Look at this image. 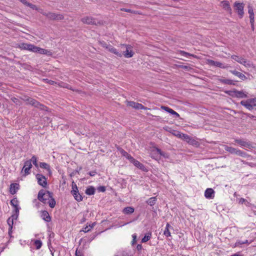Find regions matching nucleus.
Wrapping results in <instances>:
<instances>
[{"instance_id": "obj_1", "label": "nucleus", "mask_w": 256, "mask_h": 256, "mask_svg": "<svg viewBox=\"0 0 256 256\" xmlns=\"http://www.w3.org/2000/svg\"><path fill=\"white\" fill-rule=\"evenodd\" d=\"M38 200L44 204H48L49 206L53 208L56 205V202L52 198V194L49 191L41 190L39 191Z\"/></svg>"}, {"instance_id": "obj_2", "label": "nucleus", "mask_w": 256, "mask_h": 256, "mask_svg": "<svg viewBox=\"0 0 256 256\" xmlns=\"http://www.w3.org/2000/svg\"><path fill=\"white\" fill-rule=\"evenodd\" d=\"M224 150L229 152L231 154H235L236 155L240 156L242 158H248L250 156L246 152L242 151L239 149H237L231 146H229L227 145L224 146Z\"/></svg>"}, {"instance_id": "obj_3", "label": "nucleus", "mask_w": 256, "mask_h": 256, "mask_svg": "<svg viewBox=\"0 0 256 256\" xmlns=\"http://www.w3.org/2000/svg\"><path fill=\"white\" fill-rule=\"evenodd\" d=\"M232 58L238 62V63L243 64L247 68H252L254 67L253 64L250 61H247L246 59L242 57H240L236 55L232 56Z\"/></svg>"}, {"instance_id": "obj_4", "label": "nucleus", "mask_w": 256, "mask_h": 256, "mask_svg": "<svg viewBox=\"0 0 256 256\" xmlns=\"http://www.w3.org/2000/svg\"><path fill=\"white\" fill-rule=\"evenodd\" d=\"M40 13L51 20H61L64 18L62 15L54 12H40Z\"/></svg>"}, {"instance_id": "obj_5", "label": "nucleus", "mask_w": 256, "mask_h": 256, "mask_svg": "<svg viewBox=\"0 0 256 256\" xmlns=\"http://www.w3.org/2000/svg\"><path fill=\"white\" fill-rule=\"evenodd\" d=\"M71 193L76 201L80 202L82 200V197L79 193L78 188L74 182L72 183V190L71 191Z\"/></svg>"}, {"instance_id": "obj_6", "label": "nucleus", "mask_w": 256, "mask_h": 256, "mask_svg": "<svg viewBox=\"0 0 256 256\" xmlns=\"http://www.w3.org/2000/svg\"><path fill=\"white\" fill-rule=\"evenodd\" d=\"M229 94L234 98H248L247 93L243 90H234L230 92Z\"/></svg>"}, {"instance_id": "obj_7", "label": "nucleus", "mask_w": 256, "mask_h": 256, "mask_svg": "<svg viewBox=\"0 0 256 256\" xmlns=\"http://www.w3.org/2000/svg\"><path fill=\"white\" fill-rule=\"evenodd\" d=\"M234 6L235 7L236 10L238 12V14L240 18H242L244 14V6L242 3H239L235 2L234 4Z\"/></svg>"}, {"instance_id": "obj_8", "label": "nucleus", "mask_w": 256, "mask_h": 256, "mask_svg": "<svg viewBox=\"0 0 256 256\" xmlns=\"http://www.w3.org/2000/svg\"><path fill=\"white\" fill-rule=\"evenodd\" d=\"M206 64L210 66H215L222 68H228L227 65L225 66L224 64L219 62H216L212 60H207Z\"/></svg>"}, {"instance_id": "obj_9", "label": "nucleus", "mask_w": 256, "mask_h": 256, "mask_svg": "<svg viewBox=\"0 0 256 256\" xmlns=\"http://www.w3.org/2000/svg\"><path fill=\"white\" fill-rule=\"evenodd\" d=\"M234 142L243 148H248L250 149L252 148L250 142L244 141L242 140L235 139Z\"/></svg>"}, {"instance_id": "obj_10", "label": "nucleus", "mask_w": 256, "mask_h": 256, "mask_svg": "<svg viewBox=\"0 0 256 256\" xmlns=\"http://www.w3.org/2000/svg\"><path fill=\"white\" fill-rule=\"evenodd\" d=\"M36 178L38 180V184L44 188H46L47 186L46 179L44 176L41 174H37Z\"/></svg>"}, {"instance_id": "obj_11", "label": "nucleus", "mask_w": 256, "mask_h": 256, "mask_svg": "<svg viewBox=\"0 0 256 256\" xmlns=\"http://www.w3.org/2000/svg\"><path fill=\"white\" fill-rule=\"evenodd\" d=\"M128 105L136 110H147L146 107H144L142 104L134 102H128Z\"/></svg>"}, {"instance_id": "obj_12", "label": "nucleus", "mask_w": 256, "mask_h": 256, "mask_svg": "<svg viewBox=\"0 0 256 256\" xmlns=\"http://www.w3.org/2000/svg\"><path fill=\"white\" fill-rule=\"evenodd\" d=\"M82 21L83 23L88 24H96L98 22V20L90 16H86L82 19Z\"/></svg>"}, {"instance_id": "obj_13", "label": "nucleus", "mask_w": 256, "mask_h": 256, "mask_svg": "<svg viewBox=\"0 0 256 256\" xmlns=\"http://www.w3.org/2000/svg\"><path fill=\"white\" fill-rule=\"evenodd\" d=\"M32 167V160H28L24 162L22 170H24L25 175L28 174L30 170Z\"/></svg>"}, {"instance_id": "obj_14", "label": "nucleus", "mask_w": 256, "mask_h": 256, "mask_svg": "<svg viewBox=\"0 0 256 256\" xmlns=\"http://www.w3.org/2000/svg\"><path fill=\"white\" fill-rule=\"evenodd\" d=\"M204 196L207 198H212L214 196V191L211 188H208L205 190Z\"/></svg>"}, {"instance_id": "obj_15", "label": "nucleus", "mask_w": 256, "mask_h": 256, "mask_svg": "<svg viewBox=\"0 0 256 256\" xmlns=\"http://www.w3.org/2000/svg\"><path fill=\"white\" fill-rule=\"evenodd\" d=\"M126 46V50L124 52V55L126 58H130L133 56L134 52L131 50V46L130 45H125Z\"/></svg>"}, {"instance_id": "obj_16", "label": "nucleus", "mask_w": 256, "mask_h": 256, "mask_svg": "<svg viewBox=\"0 0 256 256\" xmlns=\"http://www.w3.org/2000/svg\"><path fill=\"white\" fill-rule=\"evenodd\" d=\"M130 162L132 163L136 167L138 168L140 170H142L143 171L146 170V168L138 160H135L134 158Z\"/></svg>"}, {"instance_id": "obj_17", "label": "nucleus", "mask_w": 256, "mask_h": 256, "mask_svg": "<svg viewBox=\"0 0 256 256\" xmlns=\"http://www.w3.org/2000/svg\"><path fill=\"white\" fill-rule=\"evenodd\" d=\"M221 6L224 9L228 12L229 13H232V9L230 8V3L227 0H224L221 2Z\"/></svg>"}, {"instance_id": "obj_18", "label": "nucleus", "mask_w": 256, "mask_h": 256, "mask_svg": "<svg viewBox=\"0 0 256 256\" xmlns=\"http://www.w3.org/2000/svg\"><path fill=\"white\" fill-rule=\"evenodd\" d=\"M161 108L164 110L165 111L168 112V113L174 115L176 118H178L180 116V115L178 113H177L174 110L166 106H162L161 107Z\"/></svg>"}, {"instance_id": "obj_19", "label": "nucleus", "mask_w": 256, "mask_h": 256, "mask_svg": "<svg viewBox=\"0 0 256 256\" xmlns=\"http://www.w3.org/2000/svg\"><path fill=\"white\" fill-rule=\"evenodd\" d=\"M106 48L110 52L115 54L118 56L121 57L122 56V54L120 52H119L116 48L112 46H106Z\"/></svg>"}, {"instance_id": "obj_20", "label": "nucleus", "mask_w": 256, "mask_h": 256, "mask_svg": "<svg viewBox=\"0 0 256 256\" xmlns=\"http://www.w3.org/2000/svg\"><path fill=\"white\" fill-rule=\"evenodd\" d=\"M10 204L14 208V211L16 213L19 212L20 208L18 207V200L16 198L10 200Z\"/></svg>"}, {"instance_id": "obj_21", "label": "nucleus", "mask_w": 256, "mask_h": 256, "mask_svg": "<svg viewBox=\"0 0 256 256\" xmlns=\"http://www.w3.org/2000/svg\"><path fill=\"white\" fill-rule=\"evenodd\" d=\"M41 218L46 222H49L51 220L50 216L47 211L44 210L41 212Z\"/></svg>"}, {"instance_id": "obj_22", "label": "nucleus", "mask_w": 256, "mask_h": 256, "mask_svg": "<svg viewBox=\"0 0 256 256\" xmlns=\"http://www.w3.org/2000/svg\"><path fill=\"white\" fill-rule=\"evenodd\" d=\"M40 166L42 168L45 169L47 170L49 175L52 174L50 166L46 162H40Z\"/></svg>"}, {"instance_id": "obj_23", "label": "nucleus", "mask_w": 256, "mask_h": 256, "mask_svg": "<svg viewBox=\"0 0 256 256\" xmlns=\"http://www.w3.org/2000/svg\"><path fill=\"white\" fill-rule=\"evenodd\" d=\"M230 72L242 80H244L246 78V77L244 74L236 70H230Z\"/></svg>"}, {"instance_id": "obj_24", "label": "nucleus", "mask_w": 256, "mask_h": 256, "mask_svg": "<svg viewBox=\"0 0 256 256\" xmlns=\"http://www.w3.org/2000/svg\"><path fill=\"white\" fill-rule=\"evenodd\" d=\"M37 53L40 54H44L46 56H52V52L48 50L44 49L38 47Z\"/></svg>"}, {"instance_id": "obj_25", "label": "nucleus", "mask_w": 256, "mask_h": 256, "mask_svg": "<svg viewBox=\"0 0 256 256\" xmlns=\"http://www.w3.org/2000/svg\"><path fill=\"white\" fill-rule=\"evenodd\" d=\"M38 48V46H35L34 45L32 44H28L26 50H28L30 52H34L37 53Z\"/></svg>"}, {"instance_id": "obj_26", "label": "nucleus", "mask_w": 256, "mask_h": 256, "mask_svg": "<svg viewBox=\"0 0 256 256\" xmlns=\"http://www.w3.org/2000/svg\"><path fill=\"white\" fill-rule=\"evenodd\" d=\"M28 102L30 104L34 106L35 107H37V108L40 107V108H42V106H43L41 104H40L39 102H37L36 100L34 99L30 98L28 100Z\"/></svg>"}, {"instance_id": "obj_27", "label": "nucleus", "mask_w": 256, "mask_h": 256, "mask_svg": "<svg viewBox=\"0 0 256 256\" xmlns=\"http://www.w3.org/2000/svg\"><path fill=\"white\" fill-rule=\"evenodd\" d=\"M240 104L250 110H252L254 109L252 106L248 102L247 100L241 101Z\"/></svg>"}, {"instance_id": "obj_28", "label": "nucleus", "mask_w": 256, "mask_h": 256, "mask_svg": "<svg viewBox=\"0 0 256 256\" xmlns=\"http://www.w3.org/2000/svg\"><path fill=\"white\" fill-rule=\"evenodd\" d=\"M134 211V208L131 206H128L124 208L122 212L124 214H128L133 213Z\"/></svg>"}, {"instance_id": "obj_29", "label": "nucleus", "mask_w": 256, "mask_h": 256, "mask_svg": "<svg viewBox=\"0 0 256 256\" xmlns=\"http://www.w3.org/2000/svg\"><path fill=\"white\" fill-rule=\"evenodd\" d=\"M85 192L87 195H89V196L93 195L95 193V188L93 186H90L87 188Z\"/></svg>"}, {"instance_id": "obj_30", "label": "nucleus", "mask_w": 256, "mask_h": 256, "mask_svg": "<svg viewBox=\"0 0 256 256\" xmlns=\"http://www.w3.org/2000/svg\"><path fill=\"white\" fill-rule=\"evenodd\" d=\"M18 184L14 183L10 184V192L12 194H14L18 189Z\"/></svg>"}, {"instance_id": "obj_31", "label": "nucleus", "mask_w": 256, "mask_h": 256, "mask_svg": "<svg viewBox=\"0 0 256 256\" xmlns=\"http://www.w3.org/2000/svg\"><path fill=\"white\" fill-rule=\"evenodd\" d=\"M122 154L126 157L127 159H128L130 162L133 160L134 158L132 157L130 154H129L126 152L125 150H122L121 151Z\"/></svg>"}, {"instance_id": "obj_32", "label": "nucleus", "mask_w": 256, "mask_h": 256, "mask_svg": "<svg viewBox=\"0 0 256 256\" xmlns=\"http://www.w3.org/2000/svg\"><path fill=\"white\" fill-rule=\"evenodd\" d=\"M156 200L157 198L156 197H152L146 201V203L148 205L152 206L156 204Z\"/></svg>"}, {"instance_id": "obj_33", "label": "nucleus", "mask_w": 256, "mask_h": 256, "mask_svg": "<svg viewBox=\"0 0 256 256\" xmlns=\"http://www.w3.org/2000/svg\"><path fill=\"white\" fill-rule=\"evenodd\" d=\"M171 227V226H170V224H167L166 225V228H165V230L164 232V234L165 236H166V237H168V236H170L171 235H170V232L169 230V228Z\"/></svg>"}, {"instance_id": "obj_34", "label": "nucleus", "mask_w": 256, "mask_h": 256, "mask_svg": "<svg viewBox=\"0 0 256 256\" xmlns=\"http://www.w3.org/2000/svg\"><path fill=\"white\" fill-rule=\"evenodd\" d=\"M151 237H152V232H148L142 238V242H147L148 240H150V239Z\"/></svg>"}, {"instance_id": "obj_35", "label": "nucleus", "mask_w": 256, "mask_h": 256, "mask_svg": "<svg viewBox=\"0 0 256 256\" xmlns=\"http://www.w3.org/2000/svg\"><path fill=\"white\" fill-rule=\"evenodd\" d=\"M156 151L158 153L160 156H162L164 158H168L169 154L168 153L162 152L160 148H156Z\"/></svg>"}, {"instance_id": "obj_36", "label": "nucleus", "mask_w": 256, "mask_h": 256, "mask_svg": "<svg viewBox=\"0 0 256 256\" xmlns=\"http://www.w3.org/2000/svg\"><path fill=\"white\" fill-rule=\"evenodd\" d=\"M34 246H36L37 250L40 249L42 246V242L40 240H36L34 241Z\"/></svg>"}, {"instance_id": "obj_37", "label": "nucleus", "mask_w": 256, "mask_h": 256, "mask_svg": "<svg viewBox=\"0 0 256 256\" xmlns=\"http://www.w3.org/2000/svg\"><path fill=\"white\" fill-rule=\"evenodd\" d=\"M248 102L252 106V107L254 108H256V98H250L247 100Z\"/></svg>"}, {"instance_id": "obj_38", "label": "nucleus", "mask_w": 256, "mask_h": 256, "mask_svg": "<svg viewBox=\"0 0 256 256\" xmlns=\"http://www.w3.org/2000/svg\"><path fill=\"white\" fill-rule=\"evenodd\" d=\"M7 222H8V226H9V231H8V232L10 234V230L12 228V226L13 224V219L11 218H8V220H7Z\"/></svg>"}, {"instance_id": "obj_39", "label": "nucleus", "mask_w": 256, "mask_h": 256, "mask_svg": "<svg viewBox=\"0 0 256 256\" xmlns=\"http://www.w3.org/2000/svg\"><path fill=\"white\" fill-rule=\"evenodd\" d=\"M186 142L192 145L196 144V142L192 138H191L190 136H188V140H186Z\"/></svg>"}, {"instance_id": "obj_40", "label": "nucleus", "mask_w": 256, "mask_h": 256, "mask_svg": "<svg viewBox=\"0 0 256 256\" xmlns=\"http://www.w3.org/2000/svg\"><path fill=\"white\" fill-rule=\"evenodd\" d=\"M122 256H133V255L131 253L130 251L127 250L122 251Z\"/></svg>"}, {"instance_id": "obj_41", "label": "nucleus", "mask_w": 256, "mask_h": 256, "mask_svg": "<svg viewBox=\"0 0 256 256\" xmlns=\"http://www.w3.org/2000/svg\"><path fill=\"white\" fill-rule=\"evenodd\" d=\"M32 160V162L33 163V164L36 166H38V164L37 163V158L35 156H33L30 160Z\"/></svg>"}, {"instance_id": "obj_42", "label": "nucleus", "mask_w": 256, "mask_h": 256, "mask_svg": "<svg viewBox=\"0 0 256 256\" xmlns=\"http://www.w3.org/2000/svg\"><path fill=\"white\" fill-rule=\"evenodd\" d=\"M171 133L175 136H176L178 138H180V136H181V134H182V133L178 131H177V130H172V132H171Z\"/></svg>"}, {"instance_id": "obj_43", "label": "nucleus", "mask_w": 256, "mask_h": 256, "mask_svg": "<svg viewBox=\"0 0 256 256\" xmlns=\"http://www.w3.org/2000/svg\"><path fill=\"white\" fill-rule=\"evenodd\" d=\"M248 12L250 14V17H254V13L252 8L249 6H248Z\"/></svg>"}, {"instance_id": "obj_44", "label": "nucleus", "mask_w": 256, "mask_h": 256, "mask_svg": "<svg viewBox=\"0 0 256 256\" xmlns=\"http://www.w3.org/2000/svg\"><path fill=\"white\" fill-rule=\"evenodd\" d=\"M94 226V224H92V226L89 225L88 226H86L85 228H83L82 231L84 232H89L90 230V229L92 228H93Z\"/></svg>"}, {"instance_id": "obj_45", "label": "nucleus", "mask_w": 256, "mask_h": 256, "mask_svg": "<svg viewBox=\"0 0 256 256\" xmlns=\"http://www.w3.org/2000/svg\"><path fill=\"white\" fill-rule=\"evenodd\" d=\"M76 256H84V253L82 250L76 249L75 252Z\"/></svg>"}, {"instance_id": "obj_46", "label": "nucleus", "mask_w": 256, "mask_h": 256, "mask_svg": "<svg viewBox=\"0 0 256 256\" xmlns=\"http://www.w3.org/2000/svg\"><path fill=\"white\" fill-rule=\"evenodd\" d=\"M27 46H28V43H21L19 44V48L21 50H26Z\"/></svg>"}, {"instance_id": "obj_47", "label": "nucleus", "mask_w": 256, "mask_h": 256, "mask_svg": "<svg viewBox=\"0 0 256 256\" xmlns=\"http://www.w3.org/2000/svg\"><path fill=\"white\" fill-rule=\"evenodd\" d=\"M75 133L77 134H82L87 136V133L84 130H76V131H75Z\"/></svg>"}, {"instance_id": "obj_48", "label": "nucleus", "mask_w": 256, "mask_h": 256, "mask_svg": "<svg viewBox=\"0 0 256 256\" xmlns=\"http://www.w3.org/2000/svg\"><path fill=\"white\" fill-rule=\"evenodd\" d=\"M188 136H188V134L182 133L180 138L186 142V140H188Z\"/></svg>"}, {"instance_id": "obj_49", "label": "nucleus", "mask_w": 256, "mask_h": 256, "mask_svg": "<svg viewBox=\"0 0 256 256\" xmlns=\"http://www.w3.org/2000/svg\"><path fill=\"white\" fill-rule=\"evenodd\" d=\"M181 54L182 56H184L185 57H186V58H188V56H194V55L192 54H190L188 52H184V51H182L181 52Z\"/></svg>"}, {"instance_id": "obj_50", "label": "nucleus", "mask_w": 256, "mask_h": 256, "mask_svg": "<svg viewBox=\"0 0 256 256\" xmlns=\"http://www.w3.org/2000/svg\"><path fill=\"white\" fill-rule=\"evenodd\" d=\"M222 82H223V83H224L225 84H233L232 81L230 80H228V79L223 80Z\"/></svg>"}, {"instance_id": "obj_51", "label": "nucleus", "mask_w": 256, "mask_h": 256, "mask_svg": "<svg viewBox=\"0 0 256 256\" xmlns=\"http://www.w3.org/2000/svg\"><path fill=\"white\" fill-rule=\"evenodd\" d=\"M243 241H242V240H238L237 241L235 244H234V247H237V246H240V245L242 244H243Z\"/></svg>"}, {"instance_id": "obj_52", "label": "nucleus", "mask_w": 256, "mask_h": 256, "mask_svg": "<svg viewBox=\"0 0 256 256\" xmlns=\"http://www.w3.org/2000/svg\"><path fill=\"white\" fill-rule=\"evenodd\" d=\"M28 6L29 7H30V8H32V9L33 10H37V7L36 5H34V4H28Z\"/></svg>"}, {"instance_id": "obj_53", "label": "nucleus", "mask_w": 256, "mask_h": 256, "mask_svg": "<svg viewBox=\"0 0 256 256\" xmlns=\"http://www.w3.org/2000/svg\"><path fill=\"white\" fill-rule=\"evenodd\" d=\"M132 244H134V243L136 242V234H134L132 235Z\"/></svg>"}, {"instance_id": "obj_54", "label": "nucleus", "mask_w": 256, "mask_h": 256, "mask_svg": "<svg viewBox=\"0 0 256 256\" xmlns=\"http://www.w3.org/2000/svg\"><path fill=\"white\" fill-rule=\"evenodd\" d=\"M98 190L100 192H104L106 190V188L104 186H102L98 188Z\"/></svg>"}, {"instance_id": "obj_55", "label": "nucleus", "mask_w": 256, "mask_h": 256, "mask_svg": "<svg viewBox=\"0 0 256 256\" xmlns=\"http://www.w3.org/2000/svg\"><path fill=\"white\" fill-rule=\"evenodd\" d=\"M254 16L250 18V23L251 25H252V26L254 25Z\"/></svg>"}, {"instance_id": "obj_56", "label": "nucleus", "mask_w": 256, "mask_h": 256, "mask_svg": "<svg viewBox=\"0 0 256 256\" xmlns=\"http://www.w3.org/2000/svg\"><path fill=\"white\" fill-rule=\"evenodd\" d=\"M96 172L95 171H92V172H88V174L90 176H94L96 174Z\"/></svg>"}, {"instance_id": "obj_57", "label": "nucleus", "mask_w": 256, "mask_h": 256, "mask_svg": "<svg viewBox=\"0 0 256 256\" xmlns=\"http://www.w3.org/2000/svg\"><path fill=\"white\" fill-rule=\"evenodd\" d=\"M20 2L28 6V4H29L26 0H20Z\"/></svg>"}, {"instance_id": "obj_58", "label": "nucleus", "mask_w": 256, "mask_h": 256, "mask_svg": "<svg viewBox=\"0 0 256 256\" xmlns=\"http://www.w3.org/2000/svg\"><path fill=\"white\" fill-rule=\"evenodd\" d=\"M246 202V200L244 198H241L240 200H239V203L240 204H243L244 202Z\"/></svg>"}, {"instance_id": "obj_59", "label": "nucleus", "mask_w": 256, "mask_h": 256, "mask_svg": "<svg viewBox=\"0 0 256 256\" xmlns=\"http://www.w3.org/2000/svg\"><path fill=\"white\" fill-rule=\"evenodd\" d=\"M136 248L138 250H142V246L141 244H138L137 246H136Z\"/></svg>"}, {"instance_id": "obj_60", "label": "nucleus", "mask_w": 256, "mask_h": 256, "mask_svg": "<svg viewBox=\"0 0 256 256\" xmlns=\"http://www.w3.org/2000/svg\"><path fill=\"white\" fill-rule=\"evenodd\" d=\"M230 256H242V255H241L240 254V252H236V253Z\"/></svg>"}, {"instance_id": "obj_61", "label": "nucleus", "mask_w": 256, "mask_h": 256, "mask_svg": "<svg viewBox=\"0 0 256 256\" xmlns=\"http://www.w3.org/2000/svg\"><path fill=\"white\" fill-rule=\"evenodd\" d=\"M122 10L125 12H131V10H130V9L124 8Z\"/></svg>"}, {"instance_id": "obj_62", "label": "nucleus", "mask_w": 256, "mask_h": 256, "mask_svg": "<svg viewBox=\"0 0 256 256\" xmlns=\"http://www.w3.org/2000/svg\"><path fill=\"white\" fill-rule=\"evenodd\" d=\"M243 244H250V242H248V240H246L244 241H243Z\"/></svg>"}, {"instance_id": "obj_63", "label": "nucleus", "mask_w": 256, "mask_h": 256, "mask_svg": "<svg viewBox=\"0 0 256 256\" xmlns=\"http://www.w3.org/2000/svg\"><path fill=\"white\" fill-rule=\"evenodd\" d=\"M252 26V30H254V24L252 26V25H251Z\"/></svg>"}, {"instance_id": "obj_64", "label": "nucleus", "mask_w": 256, "mask_h": 256, "mask_svg": "<svg viewBox=\"0 0 256 256\" xmlns=\"http://www.w3.org/2000/svg\"><path fill=\"white\" fill-rule=\"evenodd\" d=\"M114 256H118V255H115Z\"/></svg>"}]
</instances>
